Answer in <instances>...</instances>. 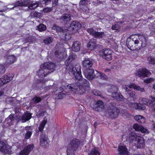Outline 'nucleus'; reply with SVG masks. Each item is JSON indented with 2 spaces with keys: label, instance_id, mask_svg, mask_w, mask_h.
I'll list each match as a JSON object with an SVG mask.
<instances>
[{
  "label": "nucleus",
  "instance_id": "obj_1",
  "mask_svg": "<svg viewBox=\"0 0 155 155\" xmlns=\"http://www.w3.org/2000/svg\"><path fill=\"white\" fill-rule=\"evenodd\" d=\"M75 65V66L72 67L70 65L66 67V69L70 74L74 75V78L78 81H75L74 83L69 84L67 87L73 92L83 94L89 87V83L86 79L82 78L80 64L77 63Z\"/></svg>",
  "mask_w": 155,
  "mask_h": 155
},
{
  "label": "nucleus",
  "instance_id": "obj_2",
  "mask_svg": "<svg viewBox=\"0 0 155 155\" xmlns=\"http://www.w3.org/2000/svg\"><path fill=\"white\" fill-rule=\"evenodd\" d=\"M134 35L131 36L127 40V45L128 48L131 50H134L137 48L136 47H139L141 46L144 47L146 43L145 37L143 35H140L138 36L139 40H134L133 37Z\"/></svg>",
  "mask_w": 155,
  "mask_h": 155
},
{
  "label": "nucleus",
  "instance_id": "obj_3",
  "mask_svg": "<svg viewBox=\"0 0 155 155\" xmlns=\"http://www.w3.org/2000/svg\"><path fill=\"white\" fill-rule=\"evenodd\" d=\"M55 65L51 63H46L41 66L40 69L37 72V75L41 78H43L49 73L54 70Z\"/></svg>",
  "mask_w": 155,
  "mask_h": 155
},
{
  "label": "nucleus",
  "instance_id": "obj_4",
  "mask_svg": "<svg viewBox=\"0 0 155 155\" xmlns=\"http://www.w3.org/2000/svg\"><path fill=\"white\" fill-rule=\"evenodd\" d=\"M14 6L12 9H14L18 6H28L30 9H34L38 6L37 3L31 2L29 0H20L14 3Z\"/></svg>",
  "mask_w": 155,
  "mask_h": 155
},
{
  "label": "nucleus",
  "instance_id": "obj_5",
  "mask_svg": "<svg viewBox=\"0 0 155 155\" xmlns=\"http://www.w3.org/2000/svg\"><path fill=\"white\" fill-rule=\"evenodd\" d=\"M118 88L116 86L113 85L110 88L108 92L111 94V96L115 99L120 101H124V98L118 92Z\"/></svg>",
  "mask_w": 155,
  "mask_h": 155
},
{
  "label": "nucleus",
  "instance_id": "obj_6",
  "mask_svg": "<svg viewBox=\"0 0 155 155\" xmlns=\"http://www.w3.org/2000/svg\"><path fill=\"white\" fill-rule=\"evenodd\" d=\"M107 112L110 117L114 118L117 117L120 113V111L114 104H111L109 106Z\"/></svg>",
  "mask_w": 155,
  "mask_h": 155
},
{
  "label": "nucleus",
  "instance_id": "obj_7",
  "mask_svg": "<svg viewBox=\"0 0 155 155\" xmlns=\"http://www.w3.org/2000/svg\"><path fill=\"white\" fill-rule=\"evenodd\" d=\"M79 144L80 142L78 140L76 139L72 140L70 142L67 150L74 152L78 149Z\"/></svg>",
  "mask_w": 155,
  "mask_h": 155
},
{
  "label": "nucleus",
  "instance_id": "obj_8",
  "mask_svg": "<svg viewBox=\"0 0 155 155\" xmlns=\"http://www.w3.org/2000/svg\"><path fill=\"white\" fill-rule=\"evenodd\" d=\"M0 150L9 153H10L11 151L10 147L8 145L6 142L2 140L0 138Z\"/></svg>",
  "mask_w": 155,
  "mask_h": 155
},
{
  "label": "nucleus",
  "instance_id": "obj_9",
  "mask_svg": "<svg viewBox=\"0 0 155 155\" xmlns=\"http://www.w3.org/2000/svg\"><path fill=\"white\" fill-rule=\"evenodd\" d=\"M112 51L110 50L105 49H103L101 52V55L108 61L112 59Z\"/></svg>",
  "mask_w": 155,
  "mask_h": 155
},
{
  "label": "nucleus",
  "instance_id": "obj_10",
  "mask_svg": "<svg viewBox=\"0 0 155 155\" xmlns=\"http://www.w3.org/2000/svg\"><path fill=\"white\" fill-rule=\"evenodd\" d=\"M6 62L5 64L6 67H8L10 64H13L16 61L17 58L14 55H11L5 57Z\"/></svg>",
  "mask_w": 155,
  "mask_h": 155
},
{
  "label": "nucleus",
  "instance_id": "obj_11",
  "mask_svg": "<svg viewBox=\"0 0 155 155\" xmlns=\"http://www.w3.org/2000/svg\"><path fill=\"white\" fill-rule=\"evenodd\" d=\"M34 147L33 144H31L26 146L24 149L21 150L18 155H28Z\"/></svg>",
  "mask_w": 155,
  "mask_h": 155
},
{
  "label": "nucleus",
  "instance_id": "obj_12",
  "mask_svg": "<svg viewBox=\"0 0 155 155\" xmlns=\"http://www.w3.org/2000/svg\"><path fill=\"white\" fill-rule=\"evenodd\" d=\"M118 155H130L125 146H119L117 149Z\"/></svg>",
  "mask_w": 155,
  "mask_h": 155
},
{
  "label": "nucleus",
  "instance_id": "obj_13",
  "mask_svg": "<svg viewBox=\"0 0 155 155\" xmlns=\"http://www.w3.org/2000/svg\"><path fill=\"white\" fill-rule=\"evenodd\" d=\"M94 70L92 69H86L84 71L85 77L88 80H92L95 77Z\"/></svg>",
  "mask_w": 155,
  "mask_h": 155
},
{
  "label": "nucleus",
  "instance_id": "obj_14",
  "mask_svg": "<svg viewBox=\"0 0 155 155\" xmlns=\"http://www.w3.org/2000/svg\"><path fill=\"white\" fill-rule=\"evenodd\" d=\"M76 57V55L75 54L71 53L68 58L65 62V64L66 66V67H67L70 65H72V67L75 66L74 64H73V63H71V62L75 59Z\"/></svg>",
  "mask_w": 155,
  "mask_h": 155
},
{
  "label": "nucleus",
  "instance_id": "obj_15",
  "mask_svg": "<svg viewBox=\"0 0 155 155\" xmlns=\"http://www.w3.org/2000/svg\"><path fill=\"white\" fill-rule=\"evenodd\" d=\"M104 107V105L103 101L99 100L94 104L93 108L95 110L99 111L102 109Z\"/></svg>",
  "mask_w": 155,
  "mask_h": 155
},
{
  "label": "nucleus",
  "instance_id": "obj_16",
  "mask_svg": "<svg viewBox=\"0 0 155 155\" xmlns=\"http://www.w3.org/2000/svg\"><path fill=\"white\" fill-rule=\"evenodd\" d=\"M31 114L30 113L26 112L19 119L20 121L22 123H25L29 120L31 118Z\"/></svg>",
  "mask_w": 155,
  "mask_h": 155
},
{
  "label": "nucleus",
  "instance_id": "obj_17",
  "mask_svg": "<svg viewBox=\"0 0 155 155\" xmlns=\"http://www.w3.org/2000/svg\"><path fill=\"white\" fill-rule=\"evenodd\" d=\"M81 45L80 42L78 41L73 42L71 48L73 51L74 52H78L80 50Z\"/></svg>",
  "mask_w": 155,
  "mask_h": 155
},
{
  "label": "nucleus",
  "instance_id": "obj_18",
  "mask_svg": "<svg viewBox=\"0 0 155 155\" xmlns=\"http://www.w3.org/2000/svg\"><path fill=\"white\" fill-rule=\"evenodd\" d=\"M133 128L136 131H140L142 133H148V130L143 127L135 124L133 126Z\"/></svg>",
  "mask_w": 155,
  "mask_h": 155
},
{
  "label": "nucleus",
  "instance_id": "obj_19",
  "mask_svg": "<svg viewBox=\"0 0 155 155\" xmlns=\"http://www.w3.org/2000/svg\"><path fill=\"white\" fill-rule=\"evenodd\" d=\"M71 16L70 14H64L62 15L60 19L62 21L67 23L71 20Z\"/></svg>",
  "mask_w": 155,
  "mask_h": 155
},
{
  "label": "nucleus",
  "instance_id": "obj_20",
  "mask_svg": "<svg viewBox=\"0 0 155 155\" xmlns=\"http://www.w3.org/2000/svg\"><path fill=\"white\" fill-rule=\"evenodd\" d=\"M47 140V137L45 134H41L40 138V143L41 145L43 147L46 146L48 144Z\"/></svg>",
  "mask_w": 155,
  "mask_h": 155
},
{
  "label": "nucleus",
  "instance_id": "obj_21",
  "mask_svg": "<svg viewBox=\"0 0 155 155\" xmlns=\"http://www.w3.org/2000/svg\"><path fill=\"white\" fill-rule=\"evenodd\" d=\"M96 41L94 39H91L88 43L87 47L89 50H92L96 48Z\"/></svg>",
  "mask_w": 155,
  "mask_h": 155
},
{
  "label": "nucleus",
  "instance_id": "obj_22",
  "mask_svg": "<svg viewBox=\"0 0 155 155\" xmlns=\"http://www.w3.org/2000/svg\"><path fill=\"white\" fill-rule=\"evenodd\" d=\"M82 64L86 68H89L92 66L93 63L90 59H86L83 61Z\"/></svg>",
  "mask_w": 155,
  "mask_h": 155
},
{
  "label": "nucleus",
  "instance_id": "obj_23",
  "mask_svg": "<svg viewBox=\"0 0 155 155\" xmlns=\"http://www.w3.org/2000/svg\"><path fill=\"white\" fill-rule=\"evenodd\" d=\"M135 143L137 145V146L138 148L143 147L144 146L143 139V137L139 136L138 139L137 140Z\"/></svg>",
  "mask_w": 155,
  "mask_h": 155
},
{
  "label": "nucleus",
  "instance_id": "obj_24",
  "mask_svg": "<svg viewBox=\"0 0 155 155\" xmlns=\"http://www.w3.org/2000/svg\"><path fill=\"white\" fill-rule=\"evenodd\" d=\"M14 76V75L12 74H9L6 75H5L2 78L4 80V82L6 83L12 80Z\"/></svg>",
  "mask_w": 155,
  "mask_h": 155
},
{
  "label": "nucleus",
  "instance_id": "obj_25",
  "mask_svg": "<svg viewBox=\"0 0 155 155\" xmlns=\"http://www.w3.org/2000/svg\"><path fill=\"white\" fill-rule=\"evenodd\" d=\"M150 73V72L146 69H142L140 70L138 72L139 75L141 76H147L149 75Z\"/></svg>",
  "mask_w": 155,
  "mask_h": 155
},
{
  "label": "nucleus",
  "instance_id": "obj_26",
  "mask_svg": "<svg viewBox=\"0 0 155 155\" xmlns=\"http://www.w3.org/2000/svg\"><path fill=\"white\" fill-rule=\"evenodd\" d=\"M81 24L77 21H73L70 25V27L75 28L76 30L79 29L81 27Z\"/></svg>",
  "mask_w": 155,
  "mask_h": 155
},
{
  "label": "nucleus",
  "instance_id": "obj_27",
  "mask_svg": "<svg viewBox=\"0 0 155 155\" xmlns=\"http://www.w3.org/2000/svg\"><path fill=\"white\" fill-rule=\"evenodd\" d=\"M66 52L65 51V50H64L63 51H62V52L59 51H56L55 52V54L56 56L58 58H64V55L66 56Z\"/></svg>",
  "mask_w": 155,
  "mask_h": 155
},
{
  "label": "nucleus",
  "instance_id": "obj_28",
  "mask_svg": "<svg viewBox=\"0 0 155 155\" xmlns=\"http://www.w3.org/2000/svg\"><path fill=\"white\" fill-rule=\"evenodd\" d=\"M101 28H99L96 30L95 34L94 37L95 38H100L103 37L105 35L104 34L103 32H98V31H100Z\"/></svg>",
  "mask_w": 155,
  "mask_h": 155
},
{
  "label": "nucleus",
  "instance_id": "obj_29",
  "mask_svg": "<svg viewBox=\"0 0 155 155\" xmlns=\"http://www.w3.org/2000/svg\"><path fill=\"white\" fill-rule=\"evenodd\" d=\"M134 118L135 120L139 123H144L145 122V120L144 118L142 116L137 115Z\"/></svg>",
  "mask_w": 155,
  "mask_h": 155
},
{
  "label": "nucleus",
  "instance_id": "obj_30",
  "mask_svg": "<svg viewBox=\"0 0 155 155\" xmlns=\"http://www.w3.org/2000/svg\"><path fill=\"white\" fill-rule=\"evenodd\" d=\"M62 37L63 38V39L66 41L70 40L71 37V35H70L68 32H67V31H64V32H63L62 35Z\"/></svg>",
  "mask_w": 155,
  "mask_h": 155
},
{
  "label": "nucleus",
  "instance_id": "obj_31",
  "mask_svg": "<svg viewBox=\"0 0 155 155\" xmlns=\"http://www.w3.org/2000/svg\"><path fill=\"white\" fill-rule=\"evenodd\" d=\"M89 155H100V153L98 148H95L92 149L89 153Z\"/></svg>",
  "mask_w": 155,
  "mask_h": 155
},
{
  "label": "nucleus",
  "instance_id": "obj_32",
  "mask_svg": "<svg viewBox=\"0 0 155 155\" xmlns=\"http://www.w3.org/2000/svg\"><path fill=\"white\" fill-rule=\"evenodd\" d=\"M52 28L53 29L56 30L57 31H58V32L62 31L63 32H64V30H65V31L68 30L67 28L65 29L64 27L61 28V27L55 25H54L52 27Z\"/></svg>",
  "mask_w": 155,
  "mask_h": 155
},
{
  "label": "nucleus",
  "instance_id": "obj_33",
  "mask_svg": "<svg viewBox=\"0 0 155 155\" xmlns=\"http://www.w3.org/2000/svg\"><path fill=\"white\" fill-rule=\"evenodd\" d=\"M46 28V26L43 24H40L37 27L38 30L40 31H45Z\"/></svg>",
  "mask_w": 155,
  "mask_h": 155
},
{
  "label": "nucleus",
  "instance_id": "obj_34",
  "mask_svg": "<svg viewBox=\"0 0 155 155\" xmlns=\"http://www.w3.org/2000/svg\"><path fill=\"white\" fill-rule=\"evenodd\" d=\"M96 30H94V29L92 28H88L87 29V31L89 33L90 35L94 36L95 34Z\"/></svg>",
  "mask_w": 155,
  "mask_h": 155
},
{
  "label": "nucleus",
  "instance_id": "obj_35",
  "mask_svg": "<svg viewBox=\"0 0 155 155\" xmlns=\"http://www.w3.org/2000/svg\"><path fill=\"white\" fill-rule=\"evenodd\" d=\"M47 121L44 120L40 123L38 128L39 131H43V129Z\"/></svg>",
  "mask_w": 155,
  "mask_h": 155
},
{
  "label": "nucleus",
  "instance_id": "obj_36",
  "mask_svg": "<svg viewBox=\"0 0 155 155\" xmlns=\"http://www.w3.org/2000/svg\"><path fill=\"white\" fill-rule=\"evenodd\" d=\"M53 41V38L51 37H49L43 41L44 43L45 44H48L50 43Z\"/></svg>",
  "mask_w": 155,
  "mask_h": 155
},
{
  "label": "nucleus",
  "instance_id": "obj_37",
  "mask_svg": "<svg viewBox=\"0 0 155 155\" xmlns=\"http://www.w3.org/2000/svg\"><path fill=\"white\" fill-rule=\"evenodd\" d=\"M133 104L136 105V108L139 110H144L145 109L144 106L140 103H135Z\"/></svg>",
  "mask_w": 155,
  "mask_h": 155
},
{
  "label": "nucleus",
  "instance_id": "obj_38",
  "mask_svg": "<svg viewBox=\"0 0 155 155\" xmlns=\"http://www.w3.org/2000/svg\"><path fill=\"white\" fill-rule=\"evenodd\" d=\"M32 100L35 103L37 104L41 101V98L39 97L35 96L34 98L32 99Z\"/></svg>",
  "mask_w": 155,
  "mask_h": 155
},
{
  "label": "nucleus",
  "instance_id": "obj_39",
  "mask_svg": "<svg viewBox=\"0 0 155 155\" xmlns=\"http://www.w3.org/2000/svg\"><path fill=\"white\" fill-rule=\"evenodd\" d=\"M97 76L99 77L102 79H105L107 78V76L104 73H101L100 72H97Z\"/></svg>",
  "mask_w": 155,
  "mask_h": 155
},
{
  "label": "nucleus",
  "instance_id": "obj_40",
  "mask_svg": "<svg viewBox=\"0 0 155 155\" xmlns=\"http://www.w3.org/2000/svg\"><path fill=\"white\" fill-rule=\"evenodd\" d=\"M139 138V136H137L136 134L132 135L130 137V140H133V141H134L136 142L137 140Z\"/></svg>",
  "mask_w": 155,
  "mask_h": 155
},
{
  "label": "nucleus",
  "instance_id": "obj_41",
  "mask_svg": "<svg viewBox=\"0 0 155 155\" xmlns=\"http://www.w3.org/2000/svg\"><path fill=\"white\" fill-rule=\"evenodd\" d=\"M148 60L150 64H155V58L150 57L148 58Z\"/></svg>",
  "mask_w": 155,
  "mask_h": 155
},
{
  "label": "nucleus",
  "instance_id": "obj_42",
  "mask_svg": "<svg viewBox=\"0 0 155 155\" xmlns=\"http://www.w3.org/2000/svg\"><path fill=\"white\" fill-rule=\"evenodd\" d=\"M130 96L132 97L134 100L136 99L137 95L135 92L134 91H131L128 93Z\"/></svg>",
  "mask_w": 155,
  "mask_h": 155
},
{
  "label": "nucleus",
  "instance_id": "obj_43",
  "mask_svg": "<svg viewBox=\"0 0 155 155\" xmlns=\"http://www.w3.org/2000/svg\"><path fill=\"white\" fill-rule=\"evenodd\" d=\"M92 92L94 95L101 97V93L99 91L96 90H94L92 91Z\"/></svg>",
  "mask_w": 155,
  "mask_h": 155
},
{
  "label": "nucleus",
  "instance_id": "obj_44",
  "mask_svg": "<svg viewBox=\"0 0 155 155\" xmlns=\"http://www.w3.org/2000/svg\"><path fill=\"white\" fill-rule=\"evenodd\" d=\"M32 134L31 132L30 131H28L25 136V139H28L31 137Z\"/></svg>",
  "mask_w": 155,
  "mask_h": 155
},
{
  "label": "nucleus",
  "instance_id": "obj_45",
  "mask_svg": "<svg viewBox=\"0 0 155 155\" xmlns=\"http://www.w3.org/2000/svg\"><path fill=\"white\" fill-rule=\"evenodd\" d=\"M66 95L65 93L63 91L60 92L58 96V98L59 99H62L65 97Z\"/></svg>",
  "mask_w": 155,
  "mask_h": 155
},
{
  "label": "nucleus",
  "instance_id": "obj_46",
  "mask_svg": "<svg viewBox=\"0 0 155 155\" xmlns=\"http://www.w3.org/2000/svg\"><path fill=\"white\" fill-rule=\"evenodd\" d=\"M139 100L140 101H142V103L143 104H147L148 105V100L147 99L145 98H140L139 99Z\"/></svg>",
  "mask_w": 155,
  "mask_h": 155
},
{
  "label": "nucleus",
  "instance_id": "obj_47",
  "mask_svg": "<svg viewBox=\"0 0 155 155\" xmlns=\"http://www.w3.org/2000/svg\"><path fill=\"white\" fill-rule=\"evenodd\" d=\"M134 89H135L137 91H140L141 92L144 91V89L143 88H141L139 86H137L135 84L134 88Z\"/></svg>",
  "mask_w": 155,
  "mask_h": 155
},
{
  "label": "nucleus",
  "instance_id": "obj_48",
  "mask_svg": "<svg viewBox=\"0 0 155 155\" xmlns=\"http://www.w3.org/2000/svg\"><path fill=\"white\" fill-rule=\"evenodd\" d=\"M5 71V67L3 65L0 64V74L3 73Z\"/></svg>",
  "mask_w": 155,
  "mask_h": 155
},
{
  "label": "nucleus",
  "instance_id": "obj_49",
  "mask_svg": "<svg viewBox=\"0 0 155 155\" xmlns=\"http://www.w3.org/2000/svg\"><path fill=\"white\" fill-rule=\"evenodd\" d=\"M119 25L118 24H114L113 25L112 27V30H117L119 28Z\"/></svg>",
  "mask_w": 155,
  "mask_h": 155
},
{
  "label": "nucleus",
  "instance_id": "obj_50",
  "mask_svg": "<svg viewBox=\"0 0 155 155\" xmlns=\"http://www.w3.org/2000/svg\"><path fill=\"white\" fill-rule=\"evenodd\" d=\"M154 79L151 78L147 79L144 80V81L147 83H150L154 81Z\"/></svg>",
  "mask_w": 155,
  "mask_h": 155
},
{
  "label": "nucleus",
  "instance_id": "obj_51",
  "mask_svg": "<svg viewBox=\"0 0 155 155\" xmlns=\"http://www.w3.org/2000/svg\"><path fill=\"white\" fill-rule=\"evenodd\" d=\"M52 10V8H44L43 10V11L45 12H51Z\"/></svg>",
  "mask_w": 155,
  "mask_h": 155
},
{
  "label": "nucleus",
  "instance_id": "obj_52",
  "mask_svg": "<svg viewBox=\"0 0 155 155\" xmlns=\"http://www.w3.org/2000/svg\"><path fill=\"white\" fill-rule=\"evenodd\" d=\"M14 114H11L9 116L8 118H7L6 120H8V119H9L10 120V121L14 120Z\"/></svg>",
  "mask_w": 155,
  "mask_h": 155
},
{
  "label": "nucleus",
  "instance_id": "obj_53",
  "mask_svg": "<svg viewBox=\"0 0 155 155\" xmlns=\"http://www.w3.org/2000/svg\"><path fill=\"white\" fill-rule=\"evenodd\" d=\"M87 2V0H82L80 1L79 2L80 5H85Z\"/></svg>",
  "mask_w": 155,
  "mask_h": 155
},
{
  "label": "nucleus",
  "instance_id": "obj_54",
  "mask_svg": "<svg viewBox=\"0 0 155 155\" xmlns=\"http://www.w3.org/2000/svg\"><path fill=\"white\" fill-rule=\"evenodd\" d=\"M113 1V3L115 4H120L122 2L123 0H111Z\"/></svg>",
  "mask_w": 155,
  "mask_h": 155
},
{
  "label": "nucleus",
  "instance_id": "obj_55",
  "mask_svg": "<svg viewBox=\"0 0 155 155\" xmlns=\"http://www.w3.org/2000/svg\"><path fill=\"white\" fill-rule=\"evenodd\" d=\"M52 86L51 85L49 86H48L45 87L44 89L46 91H47L49 90L52 87Z\"/></svg>",
  "mask_w": 155,
  "mask_h": 155
},
{
  "label": "nucleus",
  "instance_id": "obj_56",
  "mask_svg": "<svg viewBox=\"0 0 155 155\" xmlns=\"http://www.w3.org/2000/svg\"><path fill=\"white\" fill-rule=\"evenodd\" d=\"M67 155H75L74 152L67 150Z\"/></svg>",
  "mask_w": 155,
  "mask_h": 155
},
{
  "label": "nucleus",
  "instance_id": "obj_57",
  "mask_svg": "<svg viewBox=\"0 0 155 155\" xmlns=\"http://www.w3.org/2000/svg\"><path fill=\"white\" fill-rule=\"evenodd\" d=\"M3 79L2 78L0 79V86L3 85L5 83L4 82V81Z\"/></svg>",
  "mask_w": 155,
  "mask_h": 155
},
{
  "label": "nucleus",
  "instance_id": "obj_58",
  "mask_svg": "<svg viewBox=\"0 0 155 155\" xmlns=\"http://www.w3.org/2000/svg\"><path fill=\"white\" fill-rule=\"evenodd\" d=\"M51 0H45L44 3L46 5H48L50 4H51Z\"/></svg>",
  "mask_w": 155,
  "mask_h": 155
},
{
  "label": "nucleus",
  "instance_id": "obj_59",
  "mask_svg": "<svg viewBox=\"0 0 155 155\" xmlns=\"http://www.w3.org/2000/svg\"><path fill=\"white\" fill-rule=\"evenodd\" d=\"M123 88L127 92L130 91V90L128 88L127 86L126 85H124L123 86Z\"/></svg>",
  "mask_w": 155,
  "mask_h": 155
},
{
  "label": "nucleus",
  "instance_id": "obj_60",
  "mask_svg": "<svg viewBox=\"0 0 155 155\" xmlns=\"http://www.w3.org/2000/svg\"><path fill=\"white\" fill-rule=\"evenodd\" d=\"M135 84H131L128 86V87L130 88H134V89Z\"/></svg>",
  "mask_w": 155,
  "mask_h": 155
},
{
  "label": "nucleus",
  "instance_id": "obj_61",
  "mask_svg": "<svg viewBox=\"0 0 155 155\" xmlns=\"http://www.w3.org/2000/svg\"><path fill=\"white\" fill-rule=\"evenodd\" d=\"M135 103H133L131 104H130L129 106L131 109L134 108V107H137V105L133 104H134Z\"/></svg>",
  "mask_w": 155,
  "mask_h": 155
},
{
  "label": "nucleus",
  "instance_id": "obj_62",
  "mask_svg": "<svg viewBox=\"0 0 155 155\" xmlns=\"http://www.w3.org/2000/svg\"><path fill=\"white\" fill-rule=\"evenodd\" d=\"M110 69L109 68H106L105 69L104 71L105 72H110Z\"/></svg>",
  "mask_w": 155,
  "mask_h": 155
},
{
  "label": "nucleus",
  "instance_id": "obj_63",
  "mask_svg": "<svg viewBox=\"0 0 155 155\" xmlns=\"http://www.w3.org/2000/svg\"><path fill=\"white\" fill-rule=\"evenodd\" d=\"M57 1H56V0L54 1L53 2V6H56L57 5Z\"/></svg>",
  "mask_w": 155,
  "mask_h": 155
},
{
  "label": "nucleus",
  "instance_id": "obj_64",
  "mask_svg": "<svg viewBox=\"0 0 155 155\" xmlns=\"http://www.w3.org/2000/svg\"><path fill=\"white\" fill-rule=\"evenodd\" d=\"M151 98L152 99V101L153 102H154L155 101V97L153 96H151Z\"/></svg>",
  "mask_w": 155,
  "mask_h": 155
}]
</instances>
